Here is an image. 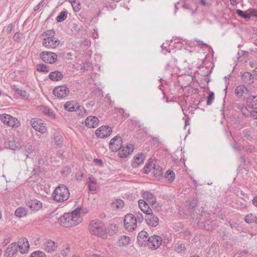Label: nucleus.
Here are the masks:
<instances>
[{"label": "nucleus", "mask_w": 257, "mask_h": 257, "mask_svg": "<svg viewBox=\"0 0 257 257\" xmlns=\"http://www.w3.org/2000/svg\"><path fill=\"white\" fill-rule=\"evenodd\" d=\"M86 212L82 208H77L71 212L65 213L58 219V223L62 226L68 228L79 224L83 220Z\"/></svg>", "instance_id": "nucleus-1"}, {"label": "nucleus", "mask_w": 257, "mask_h": 257, "mask_svg": "<svg viewBox=\"0 0 257 257\" xmlns=\"http://www.w3.org/2000/svg\"><path fill=\"white\" fill-rule=\"evenodd\" d=\"M41 38L43 46L48 49H54L60 45L61 42L53 30L45 31L41 35Z\"/></svg>", "instance_id": "nucleus-2"}, {"label": "nucleus", "mask_w": 257, "mask_h": 257, "mask_svg": "<svg viewBox=\"0 0 257 257\" xmlns=\"http://www.w3.org/2000/svg\"><path fill=\"white\" fill-rule=\"evenodd\" d=\"M70 197L68 188L64 185L57 187L52 193V197L57 202H63L67 200Z\"/></svg>", "instance_id": "nucleus-3"}, {"label": "nucleus", "mask_w": 257, "mask_h": 257, "mask_svg": "<svg viewBox=\"0 0 257 257\" xmlns=\"http://www.w3.org/2000/svg\"><path fill=\"white\" fill-rule=\"evenodd\" d=\"M0 120L4 124L12 128H18L21 125L18 118L7 113L0 114Z\"/></svg>", "instance_id": "nucleus-4"}, {"label": "nucleus", "mask_w": 257, "mask_h": 257, "mask_svg": "<svg viewBox=\"0 0 257 257\" xmlns=\"http://www.w3.org/2000/svg\"><path fill=\"white\" fill-rule=\"evenodd\" d=\"M89 230L92 234L102 238L106 237V233L102 223L99 221H92L89 224Z\"/></svg>", "instance_id": "nucleus-5"}, {"label": "nucleus", "mask_w": 257, "mask_h": 257, "mask_svg": "<svg viewBox=\"0 0 257 257\" xmlns=\"http://www.w3.org/2000/svg\"><path fill=\"white\" fill-rule=\"evenodd\" d=\"M124 228L128 231H134L137 227V221L136 217L132 214H127L123 219Z\"/></svg>", "instance_id": "nucleus-6"}, {"label": "nucleus", "mask_w": 257, "mask_h": 257, "mask_svg": "<svg viewBox=\"0 0 257 257\" xmlns=\"http://www.w3.org/2000/svg\"><path fill=\"white\" fill-rule=\"evenodd\" d=\"M30 123L32 127L40 133L45 134L48 131L46 123L41 119L33 118L31 120Z\"/></svg>", "instance_id": "nucleus-7"}, {"label": "nucleus", "mask_w": 257, "mask_h": 257, "mask_svg": "<svg viewBox=\"0 0 257 257\" xmlns=\"http://www.w3.org/2000/svg\"><path fill=\"white\" fill-rule=\"evenodd\" d=\"M40 57L45 63L54 64L57 61L58 56L54 52L45 51L40 54Z\"/></svg>", "instance_id": "nucleus-8"}, {"label": "nucleus", "mask_w": 257, "mask_h": 257, "mask_svg": "<svg viewBox=\"0 0 257 257\" xmlns=\"http://www.w3.org/2000/svg\"><path fill=\"white\" fill-rule=\"evenodd\" d=\"M70 90L65 85L55 87L53 90V94L57 98H64L69 95Z\"/></svg>", "instance_id": "nucleus-9"}, {"label": "nucleus", "mask_w": 257, "mask_h": 257, "mask_svg": "<svg viewBox=\"0 0 257 257\" xmlns=\"http://www.w3.org/2000/svg\"><path fill=\"white\" fill-rule=\"evenodd\" d=\"M134 150V145L131 144H127L125 146L121 147L117 151L118 156L120 158H125L129 156Z\"/></svg>", "instance_id": "nucleus-10"}, {"label": "nucleus", "mask_w": 257, "mask_h": 257, "mask_svg": "<svg viewBox=\"0 0 257 257\" xmlns=\"http://www.w3.org/2000/svg\"><path fill=\"white\" fill-rule=\"evenodd\" d=\"M57 243L52 239H46L43 244V249L48 253L52 254L57 251Z\"/></svg>", "instance_id": "nucleus-11"}, {"label": "nucleus", "mask_w": 257, "mask_h": 257, "mask_svg": "<svg viewBox=\"0 0 257 257\" xmlns=\"http://www.w3.org/2000/svg\"><path fill=\"white\" fill-rule=\"evenodd\" d=\"M112 133V129L107 125H102L95 131V135L98 138L104 139L109 136Z\"/></svg>", "instance_id": "nucleus-12"}, {"label": "nucleus", "mask_w": 257, "mask_h": 257, "mask_svg": "<svg viewBox=\"0 0 257 257\" xmlns=\"http://www.w3.org/2000/svg\"><path fill=\"white\" fill-rule=\"evenodd\" d=\"M122 140L119 136H115L109 142V148L113 152H117L122 145Z\"/></svg>", "instance_id": "nucleus-13"}, {"label": "nucleus", "mask_w": 257, "mask_h": 257, "mask_svg": "<svg viewBox=\"0 0 257 257\" xmlns=\"http://www.w3.org/2000/svg\"><path fill=\"white\" fill-rule=\"evenodd\" d=\"M236 13L238 16L246 19H249L252 17H257V10L252 8L249 9L246 11L237 10Z\"/></svg>", "instance_id": "nucleus-14"}, {"label": "nucleus", "mask_w": 257, "mask_h": 257, "mask_svg": "<svg viewBox=\"0 0 257 257\" xmlns=\"http://www.w3.org/2000/svg\"><path fill=\"white\" fill-rule=\"evenodd\" d=\"M161 237L158 235H153L149 238L148 244L152 249H156L162 244Z\"/></svg>", "instance_id": "nucleus-15"}, {"label": "nucleus", "mask_w": 257, "mask_h": 257, "mask_svg": "<svg viewBox=\"0 0 257 257\" xmlns=\"http://www.w3.org/2000/svg\"><path fill=\"white\" fill-rule=\"evenodd\" d=\"M145 159V156L143 154H136L131 160L132 166L134 168L139 167L144 163Z\"/></svg>", "instance_id": "nucleus-16"}, {"label": "nucleus", "mask_w": 257, "mask_h": 257, "mask_svg": "<svg viewBox=\"0 0 257 257\" xmlns=\"http://www.w3.org/2000/svg\"><path fill=\"white\" fill-rule=\"evenodd\" d=\"M18 251V244L16 242L10 244L6 248L5 255L7 257H14Z\"/></svg>", "instance_id": "nucleus-17"}, {"label": "nucleus", "mask_w": 257, "mask_h": 257, "mask_svg": "<svg viewBox=\"0 0 257 257\" xmlns=\"http://www.w3.org/2000/svg\"><path fill=\"white\" fill-rule=\"evenodd\" d=\"M80 107L78 103L74 100L67 101L64 105V109L69 112L76 111Z\"/></svg>", "instance_id": "nucleus-18"}, {"label": "nucleus", "mask_w": 257, "mask_h": 257, "mask_svg": "<svg viewBox=\"0 0 257 257\" xmlns=\"http://www.w3.org/2000/svg\"><path fill=\"white\" fill-rule=\"evenodd\" d=\"M98 118L94 116H89L85 120V124L87 127L95 128L99 124Z\"/></svg>", "instance_id": "nucleus-19"}, {"label": "nucleus", "mask_w": 257, "mask_h": 257, "mask_svg": "<svg viewBox=\"0 0 257 257\" xmlns=\"http://www.w3.org/2000/svg\"><path fill=\"white\" fill-rule=\"evenodd\" d=\"M241 111L243 115L257 119V108L248 109L246 106H243L241 108Z\"/></svg>", "instance_id": "nucleus-20"}, {"label": "nucleus", "mask_w": 257, "mask_h": 257, "mask_svg": "<svg viewBox=\"0 0 257 257\" xmlns=\"http://www.w3.org/2000/svg\"><path fill=\"white\" fill-rule=\"evenodd\" d=\"M18 244V248L22 253H27L30 248V244L28 239L26 238H22Z\"/></svg>", "instance_id": "nucleus-21"}, {"label": "nucleus", "mask_w": 257, "mask_h": 257, "mask_svg": "<svg viewBox=\"0 0 257 257\" xmlns=\"http://www.w3.org/2000/svg\"><path fill=\"white\" fill-rule=\"evenodd\" d=\"M28 206L32 211H38L42 208L43 204L40 200L33 199L29 201Z\"/></svg>", "instance_id": "nucleus-22"}, {"label": "nucleus", "mask_w": 257, "mask_h": 257, "mask_svg": "<svg viewBox=\"0 0 257 257\" xmlns=\"http://www.w3.org/2000/svg\"><path fill=\"white\" fill-rule=\"evenodd\" d=\"M149 238L148 234L146 231L144 230L141 231L139 232L137 237L138 243L141 245H145L146 243L148 244Z\"/></svg>", "instance_id": "nucleus-23"}, {"label": "nucleus", "mask_w": 257, "mask_h": 257, "mask_svg": "<svg viewBox=\"0 0 257 257\" xmlns=\"http://www.w3.org/2000/svg\"><path fill=\"white\" fill-rule=\"evenodd\" d=\"M147 223L152 226H156L159 224V219L157 216L153 214H149L146 217Z\"/></svg>", "instance_id": "nucleus-24"}, {"label": "nucleus", "mask_w": 257, "mask_h": 257, "mask_svg": "<svg viewBox=\"0 0 257 257\" xmlns=\"http://www.w3.org/2000/svg\"><path fill=\"white\" fill-rule=\"evenodd\" d=\"M138 204L140 209L147 215L151 214L153 211L147 202L143 199H140Z\"/></svg>", "instance_id": "nucleus-25"}, {"label": "nucleus", "mask_w": 257, "mask_h": 257, "mask_svg": "<svg viewBox=\"0 0 257 257\" xmlns=\"http://www.w3.org/2000/svg\"><path fill=\"white\" fill-rule=\"evenodd\" d=\"M87 184L89 190L91 191H95L98 188V183L96 178L93 176L89 177Z\"/></svg>", "instance_id": "nucleus-26"}, {"label": "nucleus", "mask_w": 257, "mask_h": 257, "mask_svg": "<svg viewBox=\"0 0 257 257\" xmlns=\"http://www.w3.org/2000/svg\"><path fill=\"white\" fill-rule=\"evenodd\" d=\"M142 197L148 202L151 205H155L156 203V198L154 195L148 191L142 193Z\"/></svg>", "instance_id": "nucleus-27"}, {"label": "nucleus", "mask_w": 257, "mask_h": 257, "mask_svg": "<svg viewBox=\"0 0 257 257\" xmlns=\"http://www.w3.org/2000/svg\"><path fill=\"white\" fill-rule=\"evenodd\" d=\"M48 77L53 81H59L63 79V75L60 71H54L50 72Z\"/></svg>", "instance_id": "nucleus-28"}, {"label": "nucleus", "mask_w": 257, "mask_h": 257, "mask_svg": "<svg viewBox=\"0 0 257 257\" xmlns=\"http://www.w3.org/2000/svg\"><path fill=\"white\" fill-rule=\"evenodd\" d=\"M246 103L248 109L257 108V96L247 98Z\"/></svg>", "instance_id": "nucleus-29"}, {"label": "nucleus", "mask_w": 257, "mask_h": 257, "mask_svg": "<svg viewBox=\"0 0 257 257\" xmlns=\"http://www.w3.org/2000/svg\"><path fill=\"white\" fill-rule=\"evenodd\" d=\"M248 92V89L242 85L238 86L235 90V94L238 97H243L247 94Z\"/></svg>", "instance_id": "nucleus-30"}, {"label": "nucleus", "mask_w": 257, "mask_h": 257, "mask_svg": "<svg viewBox=\"0 0 257 257\" xmlns=\"http://www.w3.org/2000/svg\"><path fill=\"white\" fill-rule=\"evenodd\" d=\"M131 239L129 236L126 235H121L119 236L117 241V244L119 246H125L130 244Z\"/></svg>", "instance_id": "nucleus-31"}, {"label": "nucleus", "mask_w": 257, "mask_h": 257, "mask_svg": "<svg viewBox=\"0 0 257 257\" xmlns=\"http://www.w3.org/2000/svg\"><path fill=\"white\" fill-rule=\"evenodd\" d=\"M156 161L151 158L146 163L145 166L144 168V171L145 173L148 174L151 171L154 169H155L156 165H155Z\"/></svg>", "instance_id": "nucleus-32"}, {"label": "nucleus", "mask_w": 257, "mask_h": 257, "mask_svg": "<svg viewBox=\"0 0 257 257\" xmlns=\"http://www.w3.org/2000/svg\"><path fill=\"white\" fill-rule=\"evenodd\" d=\"M28 214L27 209L24 207H20L16 209L15 212L16 216L19 218H23L27 216Z\"/></svg>", "instance_id": "nucleus-33"}, {"label": "nucleus", "mask_w": 257, "mask_h": 257, "mask_svg": "<svg viewBox=\"0 0 257 257\" xmlns=\"http://www.w3.org/2000/svg\"><path fill=\"white\" fill-rule=\"evenodd\" d=\"M112 207L115 209H120L124 206V202L121 199H116L111 203Z\"/></svg>", "instance_id": "nucleus-34"}, {"label": "nucleus", "mask_w": 257, "mask_h": 257, "mask_svg": "<svg viewBox=\"0 0 257 257\" xmlns=\"http://www.w3.org/2000/svg\"><path fill=\"white\" fill-rule=\"evenodd\" d=\"M165 178L167 181L172 182L175 178V173L172 170H168L166 172Z\"/></svg>", "instance_id": "nucleus-35"}, {"label": "nucleus", "mask_w": 257, "mask_h": 257, "mask_svg": "<svg viewBox=\"0 0 257 257\" xmlns=\"http://www.w3.org/2000/svg\"><path fill=\"white\" fill-rule=\"evenodd\" d=\"M8 147L10 149L13 150H16L20 149L21 145L18 142L15 140L10 141L8 142Z\"/></svg>", "instance_id": "nucleus-36"}, {"label": "nucleus", "mask_w": 257, "mask_h": 257, "mask_svg": "<svg viewBox=\"0 0 257 257\" xmlns=\"http://www.w3.org/2000/svg\"><path fill=\"white\" fill-rule=\"evenodd\" d=\"M37 70L38 71L44 73H47L49 71V67L44 64H38L37 65Z\"/></svg>", "instance_id": "nucleus-37"}, {"label": "nucleus", "mask_w": 257, "mask_h": 257, "mask_svg": "<svg viewBox=\"0 0 257 257\" xmlns=\"http://www.w3.org/2000/svg\"><path fill=\"white\" fill-rule=\"evenodd\" d=\"M255 219L256 218L252 213L247 214L244 218L245 221L247 223H251L253 222H255Z\"/></svg>", "instance_id": "nucleus-38"}, {"label": "nucleus", "mask_w": 257, "mask_h": 257, "mask_svg": "<svg viewBox=\"0 0 257 257\" xmlns=\"http://www.w3.org/2000/svg\"><path fill=\"white\" fill-rule=\"evenodd\" d=\"M30 257H46V254L43 251L36 250L32 252Z\"/></svg>", "instance_id": "nucleus-39"}, {"label": "nucleus", "mask_w": 257, "mask_h": 257, "mask_svg": "<svg viewBox=\"0 0 257 257\" xmlns=\"http://www.w3.org/2000/svg\"><path fill=\"white\" fill-rule=\"evenodd\" d=\"M252 78V75L250 73L246 72L242 75V79L244 82H248L251 81Z\"/></svg>", "instance_id": "nucleus-40"}, {"label": "nucleus", "mask_w": 257, "mask_h": 257, "mask_svg": "<svg viewBox=\"0 0 257 257\" xmlns=\"http://www.w3.org/2000/svg\"><path fill=\"white\" fill-rule=\"evenodd\" d=\"M72 6L75 12H78L80 9V4L77 0H70Z\"/></svg>", "instance_id": "nucleus-41"}, {"label": "nucleus", "mask_w": 257, "mask_h": 257, "mask_svg": "<svg viewBox=\"0 0 257 257\" xmlns=\"http://www.w3.org/2000/svg\"><path fill=\"white\" fill-rule=\"evenodd\" d=\"M153 173H154V176L156 178H158L162 175V169H161V168L159 166H156L155 169H154V170H153Z\"/></svg>", "instance_id": "nucleus-42"}, {"label": "nucleus", "mask_w": 257, "mask_h": 257, "mask_svg": "<svg viewBox=\"0 0 257 257\" xmlns=\"http://www.w3.org/2000/svg\"><path fill=\"white\" fill-rule=\"evenodd\" d=\"M43 111L45 114L47 115L50 117L52 118H55V114L52 110L48 108L45 107Z\"/></svg>", "instance_id": "nucleus-43"}, {"label": "nucleus", "mask_w": 257, "mask_h": 257, "mask_svg": "<svg viewBox=\"0 0 257 257\" xmlns=\"http://www.w3.org/2000/svg\"><path fill=\"white\" fill-rule=\"evenodd\" d=\"M67 18V13L65 11L61 12L60 14L57 17V20L59 22H61L65 20Z\"/></svg>", "instance_id": "nucleus-44"}, {"label": "nucleus", "mask_w": 257, "mask_h": 257, "mask_svg": "<svg viewBox=\"0 0 257 257\" xmlns=\"http://www.w3.org/2000/svg\"><path fill=\"white\" fill-rule=\"evenodd\" d=\"M93 163L94 165L97 166L99 167H101L103 166V162L101 159H95L93 160Z\"/></svg>", "instance_id": "nucleus-45"}, {"label": "nucleus", "mask_w": 257, "mask_h": 257, "mask_svg": "<svg viewBox=\"0 0 257 257\" xmlns=\"http://www.w3.org/2000/svg\"><path fill=\"white\" fill-rule=\"evenodd\" d=\"M214 99V94L213 92H211L210 93L208 97V100L207 101V105H210L212 104L213 101Z\"/></svg>", "instance_id": "nucleus-46"}, {"label": "nucleus", "mask_w": 257, "mask_h": 257, "mask_svg": "<svg viewBox=\"0 0 257 257\" xmlns=\"http://www.w3.org/2000/svg\"><path fill=\"white\" fill-rule=\"evenodd\" d=\"M186 203L188 206V207L192 209H194L196 206L197 205L196 201L194 200V199H193L191 201H187Z\"/></svg>", "instance_id": "nucleus-47"}, {"label": "nucleus", "mask_w": 257, "mask_h": 257, "mask_svg": "<svg viewBox=\"0 0 257 257\" xmlns=\"http://www.w3.org/2000/svg\"><path fill=\"white\" fill-rule=\"evenodd\" d=\"M252 203L257 207V196L253 198L252 200Z\"/></svg>", "instance_id": "nucleus-48"}, {"label": "nucleus", "mask_w": 257, "mask_h": 257, "mask_svg": "<svg viewBox=\"0 0 257 257\" xmlns=\"http://www.w3.org/2000/svg\"><path fill=\"white\" fill-rule=\"evenodd\" d=\"M19 34L18 33H16L15 34L14 36V40L16 41V40H18L19 39Z\"/></svg>", "instance_id": "nucleus-49"}, {"label": "nucleus", "mask_w": 257, "mask_h": 257, "mask_svg": "<svg viewBox=\"0 0 257 257\" xmlns=\"http://www.w3.org/2000/svg\"><path fill=\"white\" fill-rule=\"evenodd\" d=\"M200 2H201V4L203 5V6H206L207 5V4L205 2V0H200Z\"/></svg>", "instance_id": "nucleus-50"}, {"label": "nucleus", "mask_w": 257, "mask_h": 257, "mask_svg": "<svg viewBox=\"0 0 257 257\" xmlns=\"http://www.w3.org/2000/svg\"><path fill=\"white\" fill-rule=\"evenodd\" d=\"M230 2L232 5H235L236 4V0H230Z\"/></svg>", "instance_id": "nucleus-51"}, {"label": "nucleus", "mask_w": 257, "mask_h": 257, "mask_svg": "<svg viewBox=\"0 0 257 257\" xmlns=\"http://www.w3.org/2000/svg\"><path fill=\"white\" fill-rule=\"evenodd\" d=\"M253 74H254V76L255 77V78L257 79V67L254 69Z\"/></svg>", "instance_id": "nucleus-52"}, {"label": "nucleus", "mask_w": 257, "mask_h": 257, "mask_svg": "<svg viewBox=\"0 0 257 257\" xmlns=\"http://www.w3.org/2000/svg\"><path fill=\"white\" fill-rule=\"evenodd\" d=\"M190 257H200L198 255H193L191 256Z\"/></svg>", "instance_id": "nucleus-53"}, {"label": "nucleus", "mask_w": 257, "mask_h": 257, "mask_svg": "<svg viewBox=\"0 0 257 257\" xmlns=\"http://www.w3.org/2000/svg\"><path fill=\"white\" fill-rule=\"evenodd\" d=\"M2 255V249L0 248V256Z\"/></svg>", "instance_id": "nucleus-54"}, {"label": "nucleus", "mask_w": 257, "mask_h": 257, "mask_svg": "<svg viewBox=\"0 0 257 257\" xmlns=\"http://www.w3.org/2000/svg\"><path fill=\"white\" fill-rule=\"evenodd\" d=\"M255 223L257 224V217L256 218V219H255Z\"/></svg>", "instance_id": "nucleus-55"}, {"label": "nucleus", "mask_w": 257, "mask_h": 257, "mask_svg": "<svg viewBox=\"0 0 257 257\" xmlns=\"http://www.w3.org/2000/svg\"><path fill=\"white\" fill-rule=\"evenodd\" d=\"M73 257H79L78 256H75V255H74Z\"/></svg>", "instance_id": "nucleus-56"}]
</instances>
